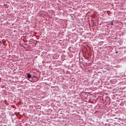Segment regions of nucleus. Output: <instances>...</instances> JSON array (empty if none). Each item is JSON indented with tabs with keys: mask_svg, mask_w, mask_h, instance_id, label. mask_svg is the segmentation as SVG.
Masks as SVG:
<instances>
[{
	"mask_svg": "<svg viewBox=\"0 0 126 126\" xmlns=\"http://www.w3.org/2000/svg\"><path fill=\"white\" fill-rule=\"evenodd\" d=\"M118 51H116V52H115V53H116V54H118Z\"/></svg>",
	"mask_w": 126,
	"mask_h": 126,
	"instance_id": "3",
	"label": "nucleus"
},
{
	"mask_svg": "<svg viewBox=\"0 0 126 126\" xmlns=\"http://www.w3.org/2000/svg\"><path fill=\"white\" fill-rule=\"evenodd\" d=\"M111 25L113 26L114 25V23H113V21L111 22Z\"/></svg>",
	"mask_w": 126,
	"mask_h": 126,
	"instance_id": "2",
	"label": "nucleus"
},
{
	"mask_svg": "<svg viewBox=\"0 0 126 126\" xmlns=\"http://www.w3.org/2000/svg\"><path fill=\"white\" fill-rule=\"evenodd\" d=\"M27 77L28 78H31V74L29 73L27 74Z\"/></svg>",
	"mask_w": 126,
	"mask_h": 126,
	"instance_id": "1",
	"label": "nucleus"
}]
</instances>
